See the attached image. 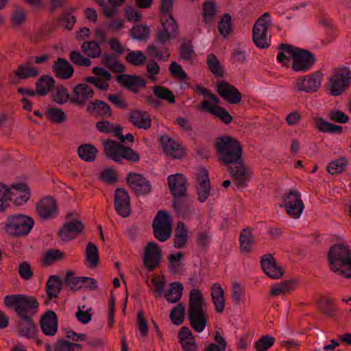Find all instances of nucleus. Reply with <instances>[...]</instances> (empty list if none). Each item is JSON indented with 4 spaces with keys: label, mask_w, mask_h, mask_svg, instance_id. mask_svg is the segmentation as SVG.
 <instances>
[{
    "label": "nucleus",
    "mask_w": 351,
    "mask_h": 351,
    "mask_svg": "<svg viewBox=\"0 0 351 351\" xmlns=\"http://www.w3.org/2000/svg\"><path fill=\"white\" fill-rule=\"evenodd\" d=\"M215 147L219 160L229 165V173L238 186L243 187L247 181V173L241 159L242 147L240 143L231 136H223L216 139Z\"/></svg>",
    "instance_id": "1"
},
{
    "label": "nucleus",
    "mask_w": 351,
    "mask_h": 351,
    "mask_svg": "<svg viewBox=\"0 0 351 351\" xmlns=\"http://www.w3.org/2000/svg\"><path fill=\"white\" fill-rule=\"evenodd\" d=\"M173 2V0H162L160 7L162 29L158 32L154 43L147 47L149 56L164 62L167 61L170 56L165 45L171 38V34L177 29L176 21L170 13Z\"/></svg>",
    "instance_id": "2"
},
{
    "label": "nucleus",
    "mask_w": 351,
    "mask_h": 351,
    "mask_svg": "<svg viewBox=\"0 0 351 351\" xmlns=\"http://www.w3.org/2000/svg\"><path fill=\"white\" fill-rule=\"evenodd\" d=\"M330 269L336 274L351 278V247L341 244L333 245L329 250Z\"/></svg>",
    "instance_id": "3"
},
{
    "label": "nucleus",
    "mask_w": 351,
    "mask_h": 351,
    "mask_svg": "<svg viewBox=\"0 0 351 351\" xmlns=\"http://www.w3.org/2000/svg\"><path fill=\"white\" fill-rule=\"evenodd\" d=\"M14 198V203L17 205H21L27 202L29 198V191L27 184L19 182L8 188L0 183V212H4Z\"/></svg>",
    "instance_id": "4"
},
{
    "label": "nucleus",
    "mask_w": 351,
    "mask_h": 351,
    "mask_svg": "<svg viewBox=\"0 0 351 351\" xmlns=\"http://www.w3.org/2000/svg\"><path fill=\"white\" fill-rule=\"evenodd\" d=\"M188 313L193 328L197 332H202L207 324V321L203 308L202 295L199 290L193 289L190 292Z\"/></svg>",
    "instance_id": "5"
},
{
    "label": "nucleus",
    "mask_w": 351,
    "mask_h": 351,
    "mask_svg": "<svg viewBox=\"0 0 351 351\" xmlns=\"http://www.w3.org/2000/svg\"><path fill=\"white\" fill-rule=\"evenodd\" d=\"M4 304L7 308L14 309L19 317H32L38 308V302L35 298L24 294L8 295L4 298Z\"/></svg>",
    "instance_id": "6"
},
{
    "label": "nucleus",
    "mask_w": 351,
    "mask_h": 351,
    "mask_svg": "<svg viewBox=\"0 0 351 351\" xmlns=\"http://www.w3.org/2000/svg\"><path fill=\"white\" fill-rule=\"evenodd\" d=\"M34 221L32 218L21 214L10 215L4 223V231L12 236L27 234L32 229Z\"/></svg>",
    "instance_id": "7"
},
{
    "label": "nucleus",
    "mask_w": 351,
    "mask_h": 351,
    "mask_svg": "<svg viewBox=\"0 0 351 351\" xmlns=\"http://www.w3.org/2000/svg\"><path fill=\"white\" fill-rule=\"evenodd\" d=\"M104 149L106 156L117 162H121L123 159L131 162H136L139 160V155L132 149L111 139L104 142Z\"/></svg>",
    "instance_id": "8"
},
{
    "label": "nucleus",
    "mask_w": 351,
    "mask_h": 351,
    "mask_svg": "<svg viewBox=\"0 0 351 351\" xmlns=\"http://www.w3.org/2000/svg\"><path fill=\"white\" fill-rule=\"evenodd\" d=\"M351 83V70L343 67L337 70L329 78L327 84L328 93L332 96L341 95L348 89Z\"/></svg>",
    "instance_id": "9"
},
{
    "label": "nucleus",
    "mask_w": 351,
    "mask_h": 351,
    "mask_svg": "<svg viewBox=\"0 0 351 351\" xmlns=\"http://www.w3.org/2000/svg\"><path fill=\"white\" fill-rule=\"evenodd\" d=\"M271 25L270 14L265 12L256 21L252 29V39L256 47L265 49L269 46L267 29Z\"/></svg>",
    "instance_id": "10"
},
{
    "label": "nucleus",
    "mask_w": 351,
    "mask_h": 351,
    "mask_svg": "<svg viewBox=\"0 0 351 351\" xmlns=\"http://www.w3.org/2000/svg\"><path fill=\"white\" fill-rule=\"evenodd\" d=\"M152 226L154 236L158 241L164 242L169 239L172 233L169 213L166 210L159 211L154 219Z\"/></svg>",
    "instance_id": "11"
},
{
    "label": "nucleus",
    "mask_w": 351,
    "mask_h": 351,
    "mask_svg": "<svg viewBox=\"0 0 351 351\" xmlns=\"http://www.w3.org/2000/svg\"><path fill=\"white\" fill-rule=\"evenodd\" d=\"M284 206L287 214L295 219H298L304 208V204L301 199V193L299 191L290 190L283 198Z\"/></svg>",
    "instance_id": "12"
},
{
    "label": "nucleus",
    "mask_w": 351,
    "mask_h": 351,
    "mask_svg": "<svg viewBox=\"0 0 351 351\" xmlns=\"http://www.w3.org/2000/svg\"><path fill=\"white\" fill-rule=\"evenodd\" d=\"M177 215L184 220H189L195 213L193 201L188 195L176 197L173 201Z\"/></svg>",
    "instance_id": "13"
},
{
    "label": "nucleus",
    "mask_w": 351,
    "mask_h": 351,
    "mask_svg": "<svg viewBox=\"0 0 351 351\" xmlns=\"http://www.w3.org/2000/svg\"><path fill=\"white\" fill-rule=\"evenodd\" d=\"M114 208L117 213L123 217H127L130 214V197L127 191L123 188H118L114 193Z\"/></svg>",
    "instance_id": "14"
},
{
    "label": "nucleus",
    "mask_w": 351,
    "mask_h": 351,
    "mask_svg": "<svg viewBox=\"0 0 351 351\" xmlns=\"http://www.w3.org/2000/svg\"><path fill=\"white\" fill-rule=\"evenodd\" d=\"M219 95L228 103L237 104L241 101V94L232 85L226 81H219L217 84Z\"/></svg>",
    "instance_id": "15"
},
{
    "label": "nucleus",
    "mask_w": 351,
    "mask_h": 351,
    "mask_svg": "<svg viewBox=\"0 0 351 351\" xmlns=\"http://www.w3.org/2000/svg\"><path fill=\"white\" fill-rule=\"evenodd\" d=\"M315 62V56L311 52L300 49L293 60L292 68L295 71L306 72L311 69Z\"/></svg>",
    "instance_id": "16"
},
{
    "label": "nucleus",
    "mask_w": 351,
    "mask_h": 351,
    "mask_svg": "<svg viewBox=\"0 0 351 351\" xmlns=\"http://www.w3.org/2000/svg\"><path fill=\"white\" fill-rule=\"evenodd\" d=\"M322 74L319 71L300 77L296 82V87L300 91L307 93L316 91L321 84Z\"/></svg>",
    "instance_id": "17"
},
{
    "label": "nucleus",
    "mask_w": 351,
    "mask_h": 351,
    "mask_svg": "<svg viewBox=\"0 0 351 351\" xmlns=\"http://www.w3.org/2000/svg\"><path fill=\"white\" fill-rule=\"evenodd\" d=\"M93 72L97 77H87L86 78V82L93 84L100 90H107L109 87L108 82L112 79L111 73L104 68L99 66L93 68Z\"/></svg>",
    "instance_id": "18"
},
{
    "label": "nucleus",
    "mask_w": 351,
    "mask_h": 351,
    "mask_svg": "<svg viewBox=\"0 0 351 351\" xmlns=\"http://www.w3.org/2000/svg\"><path fill=\"white\" fill-rule=\"evenodd\" d=\"M36 212L43 219L54 217L58 213L55 200L50 197L43 198L36 204Z\"/></svg>",
    "instance_id": "19"
},
{
    "label": "nucleus",
    "mask_w": 351,
    "mask_h": 351,
    "mask_svg": "<svg viewBox=\"0 0 351 351\" xmlns=\"http://www.w3.org/2000/svg\"><path fill=\"white\" fill-rule=\"evenodd\" d=\"M127 181L131 188L138 195H145L151 191V184L149 181L142 175L130 173Z\"/></svg>",
    "instance_id": "20"
},
{
    "label": "nucleus",
    "mask_w": 351,
    "mask_h": 351,
    "mask_svg": "<svg viewBox=\"0 0 351 351\" xmlns=\"http://www.w3.org/2000/svg\"><path fill=\"white\" fill-rule=\"evenodd\" d=\"M83 228L84 225L82 221L77 219H72L64 224L59 232V235L63 241H69L80 234Z\"/></svg>",
    "instance_id": "21"
},
{
    "label": "nucleus",
    "mask_w": 351,
    "mask_h": 351,
    "mask_svg": "<svg viewBox=\"0 0 351 351\" xmlns=\"http://www.w3.org/2000/svg\"><path fill=\"white\" fill-rule=\"evenodd\" d=\"M168 184L173 198L188 195L186 194V179L182 174L169 176Z\"/></svg>",
    "instance_id": "22"
},
{
    "label": "nucleus",
    "mask_w": 351,
    "mask_h": 351,
    "mask_svg": "<svg viewBox=\"0 0 351 351\" xmlns=\"http://www.w3.org/2000/svg\"><path fill=\"white\" fill-rule=\"evenodd\" d=\"M197 192L200 202H204L210 193V180L207 170L201 169L197 175Z\"/></svg>",
    "instance_id": "23"
},
{
    "label": "nucleus",
    "mask_w": 351,
    "mask_h": 351,
    "mask_svg": "<svg viewBox=\"0 0 351 351\" xmlns=\"http://www.w3.org/2000/svg\"><path fill=\"white\" fill-rule=\"evenodd\" d=\"M161 252L157 244L149 243L145 250L144 263L150 269L155 268L160 261Z\"/></svg>",
    "instance_id": "24"
},
{
    "label": "nucleus",
    "mask_w": 351,
    "mask_h": 351,
    "mask_svg": "<svg viewBox=\"0 0 351 351\" xmlns=\"http://www.w3.org/2000/svg\"><path fill=\"white\" fill-rule=\"evenodd\" d=\"M197 108L204 110L211 114L217 116L226 124L230 123L232 120V116L225 108L219 106L210 105V101L208 100L202 101Z\"/></svg>",
    "instance_id": "25"
},
{
    "label": "nucleus",
    "mask_w": 351,
    "mask_h": 351,
    "mask_svg": "<svg viewBox=\"0 0 351 351\" xmlns=\"http://www.w3.org/2000/svg\"><path fill=\"white\" fill-rule=\"evenodd\" d=\"M117 81L125 88L133 92H137L138 87H144L146 85V80L140 76L129 74H121L117 76Z\"/></svg>",
    "instance_id": "26"
},
{
    "label": "nucleus",
    "mask_w": 351,
    "mask_h": 351,
    "mask_svg": "<svg viewBox=\"0 0 351 351\" xmlns=\"http://www.w3.org/2000/svg\"><path fill=\"white\" fill-rule=\"evenodd\" d=\"M58 317L53 311H48L40 319V328L46 335L53 336L58 330Z\"/></svg>",
    "instance_id": "27"
},
{
    "label": "nucleus",
    "mask_w": 351,
    "mask_h": 351,
    "mask_svg": "<svg viewBox=\"0 0 351 351\" xmlns=\"http://www.w3.org/2000/svg\"><path fill=\"white\" fill-rule=\"evenodd\" d=\"M261 267L265 274L271 278H278L283 274L282 269L276 264L270 254H267L262 258Z\"/></svg>",
    "instance_id": "28"
},
{
    "label": "nucleus",
    "mask_w": 351,
    "mask_h": 351,
    "mask_svg": "<svg viewBox=\"0 0 351 351\" xmlns=\"http://www.w3.org/2000/svg\"><path fill=\"white\" fill-rule=\"evenodd\" d=\"M18 328L19 335L29 339H33L36 337L38 332L36 324L32 317H21L18 321Z\"/></svg>",
    "instance_id": "29"
},
{
    "label": "nucleus",
    "mask_w": 351,
    "mask_h": 351,
    "mask_svg": "<svg viewBox=\"0 0 351 351\" xmlns=\"http://www.w3.org/2000/svg\"><path fill=\"white\" fill-rule=\"evenodd\" d=\"M52 68L56 75L61 79H70L74 73V68L72 64L62 58H58Z\"/></svg>",
    "instance_id": "30"
},
{
    "label": "nucleus",
    "mask_w": 351,
    "mask_h": 351,
    "mask_svg": "<svg viewBox=\"0 0 351 351\" xmlns=\"http://www.w3.org/2000/svg\"><path fill=\"white\" fill-rule=\"evenodd\" d=\"M160 144L164 151L176 158H181L183 156V150L180 145L174 139L168 136L160 137Z\"/></svg>",
    "instance_id": "31"
},
{
    "label": "nucleus",
    "mask_w": 351,
    "mask_h": 351,
    "mask_svg": "<svg viewBox=\"0 0 351 351\" xmlns=\"http://www.w3.org/2000/svg\"><path fill=\"white\" fill-rule=\"evenodd\" d=\"M94 92L93 89L85 84H80L73 89V97L71 102L75 104L82 105L86 100L93 97Z\"/></svg>",
    "instance_id": "32"
},
{
    "label": "nucleus",
    "mask_w": 351,
    "mask_h": 351,
    "mask_svg": "<svg viewBox=\"0 0 351 351\" xmlns=\"http://www.w3.org/2000/svg\"><path fill=\"white\" fill-rule=\"evenodd\" d=\"M16 75L21 79L35 77L39 75V69L34 65V58H28L15 71Z\"/></svg>",
    "instance_id": "33"
},
{
    "label": "nucleus",
    "mask_w": 351,
    "mask_h": 351,
    "mask_svg": "<svg viewBox=\"0 0 351 351\" xmlns=\"http://www.w3.org/2000/svg\"><path fill=\"white\" fill-rule=\"evenodd\" d=\"M130 121L135 126L147 130L152 125V120L149 115L143 111L134 110L130 113Z\"/></svg>",
    "instance_id": "34"
},
{
    "label": "nucleus",
    "mask_w": 351,
    "mask_h": 351,
    "mask_svg": "<svg viewBox=\"0 0 351 351\" xmlns=\"http://www.w3.org/2000/svg\"><path fill=\"white\" fill-rule=\"evenodd\" d=\"M87 111L91 114L99 117L111 116V109L110 106L102 100L91 101L87 107Z\"/></svg>",
    "instance_id": "35"
},
{
    "label": "nucleus",
    "mask_w": 351,
    "mask_h": 351,
    "mask_svg": "<svg viewBox=\"0 0 351 351\" xmlns=\"http://www.w3.org/2000/svg\"><path fill=\"white\" fill-rule=\"evenodd\" d=\"M278 49L280 51L277 56V60L281 63L289 61L290 58H292L293 60L300 50V48L284 43L280 44Z\"/></svg>",
    "instance_id": "36"
},
{
    "label": "nucleus",
    "mask_w": 351,
    "mask_h": 351,
    "mask_svg": "<svg viewBox=\"0 0 351 351\" xmlns=\"http://www.w3.org/2000/svg\"><path fill=\"white\" fill-rule=\"evenodd\" d=\"M315 128L322 132H327L329 134H341L343 128L339 125L332 124L320 117L314 119Z\"/></svg>",
    "instance_id": "37"
},
{
    "label": "nucleus",
    "mask_w": 351,
    "mask_h": 351,
    "mask_svg": "<svg viewBox=\"0 0 351 351\" xmlns=\"http://www.w3.org/2000/svg\"><path fill=\"white\" fill-rule=\"evenodd\" d=\"M98 152L97 149L92 144L81 145L77 149L79 157L88 162H93Z\"/></svg>",
    "instance_id": "38"
},
{
    "label": "nucleus",
    "mask_w": 351,
    "mask_h": 351,
    "mask_svg": "<svg viewBox=\"0 0 351 351\" xmlns=\"http://www.w3.org/2000/svg\"><path fill=\"white\" fill-rule=\"evenodd\" d=\"M62 279L58 276L49 277L46 286L47 293L50 299L57 298L61 291Z\"/></svg>",
    "instance_id": "39"
},
{
    "label": "nucleus",
    "mask_w": 351,
    "mask_h": 351,
    "mask_svg": "<svg viewBox=\"0 0 351 351\" xmlns=\"http://www.w3.org/2000/svg\"><path fill=\"white\" fill-rule=\"evenodd\" d=\"M54 79L50 75L42 76L36 82V90L39 95H46L54 86Z\"/></svg>",
    "instance_id": "40"
},
{
    "label": "nucleus",
    "mask_w": 351,
    "mask_h": 351,
    "mask_svg": "<svg viewBox=\"0 0 351 351\" xmlns=\"http://www.w3.org/2000/svg\"><path fill=\"white\" fill-rule=\"evenodd\" d=\"M211 297L215 304V310L221 313L224 309L223 290L219 284H215L211 289Z\"/></svg>",
    "instance_id": "41"
},
{
    "label": "nucleus",
    "mask_w": 351,
    "mask_h": 351,
    "mask_svg": "<svg viewBox=\"0 0 351 351\" xmlns=\"http://www.w3.org/2000/svg\"><path fill=\"white\" fill-rule=\"evenodd\" d=\"M188 238V230L184 223L179 221L176 228L174 246L176 248H183Z\"/></svg>",
    "instance_id": "42"
},
{
    "label": "nucleus",
    "mask_w": 351,
    "mask_h": 351,
    "mask_svg": "<svg viewBox=\"0 0 351 351\" xmlns=\"http://www.w3.org/2000/svg\"><path fill=\"white\" fill-rule=\"evenodd\" d=\"M183 289V285L181 283L173 282L171 284L169 289L165 293V297L168 302L176 303L182 297Z\"/></svg>",
    "instance_id": "43"
},
{
    "label": "nucleus",
    "mask_w": 351,
    "mask_h": 351,
    "mask_svg": "<svg viewBox=\"0 0 351 351\" xmlns=\"http://www.w3.org/2000/svg\"><path fill=\"white\" fill-rule=\"evenodd\" d=\"M102 63L109 69L114 73H122L124 71V66L120 63L116 57L108 53H104L101 57Z\"/></svg>",
    "instance_id": "44"
},
{
    "label": "nucleus",
    "mask_w": 351,
    "mask_h": 351,
    "mask_svg": "<svg viewBox=\"0 0 351 351\" xmlns=\"http://www.w3.org/2000/svg\"><path fill=\"white\" fill-rule=\"evenodd\" d=\"M82 51L88 57L96 58L101 55V49L95 41H84L82 45Z\"/></svg>",
    "instance_id": "45"
},
{
    "label": "nucleus",
    "mask_w": 351,
    "mask_h": 351,
    "mask_svg": "<svg viewBox=\"0 0 351 351\" xmlns=\"http://www.w3.org/2000/svg\"><path fill=\"white\" fill-rule=\"evenodd\" d=\"M121 126L114 125V123L107 120L98 121L96 123V128L102 133L112 134L115 137L120 134Z\"/></svg>",
    "instance_id": "46"
},
{
    "label": "nucleus",
    "mask_w": 351,
    "mask_h": 351,
    "mask_svg": "<svg viewBox=\"0 0 351 351\" xmlns=\"http://www.w3.org/2000/svg\"><path fill=\"white\" fill-rule=\"evenodd\" d=\"M153 92L155 96L159 99L167 101L170 104H174L176 102L173 93L165 86H155L153 87Z\"/></svg>",
    "instance_id": "47"
},
{
    "label": "nucleus",
    "mask_w": 351,
    "mask_h": 351,
    "mask_svg": "<svg viewBox=\"0 0 351 351\" xmlns=\"http://www.w3.org/2000/svg\"><path fill=\"white\" fill-rule=\"evenodd\" d=\"M216 16V6L213 2L207 1L203 5V21L207 25H210Z\"/></svg>",
    "instance_id": "48"
},
{
    "label": "nucleus",
    "mask_w": 351,
    "mask_h": 351,
    "mask_svg": "<svg viewBox=\"0 0 351 351\" xmlns=\"http://www.w3.org/2000/svg\"><path fill=\"white\" fill-rule=\"evenodd\" d=\"M180 55L181 59L186 62H191L193 60L195 51L191 41H184L180 45Z\"/></svg>",
    "instance_id": "49"
},
{
    "label": "nucleus",
    "mask_w": 351,
    "mask_h": 351,
    "mask_svg": "<svg viewBox=\"0 0 351 351\" xmlns=\"http://www.w3.org/2000/svg\"><path fill=\"white\" fill-rule=\"evenodd\" d=\"M231 21V16L229 14L226 13L223 15V16L221 18V21L219 23V32L220 34L224 38H227L232 32V27Z\"/></svg>",
    "instance_id": "50"
},
{
    "label": "nucleus",
    "mask_w": 351,
    "mask_h": 351,
    "mask_svg": "<svg viewBox=\"0 0 351 351\" xmlns=\"http://www.w3.org/2000/svg\"><path fill=\"white\" fill-rule=\"evenodd\" d=\"M207 64L209 70L216 77H223V71L217 57L211 53L208 56Z\"/></svg>",
    "instance_id": "51"
},
{
    "label": "nucleus",
    "mask_w": 351,
    "mask_h": 351,
    "mask_svg": "<svg viewBox=\"0 0 351 351\" xmlns=\"http://www.w3.org/2000/svg\"><path fill=\"white\" fill-rule=\"evenodd\" d=\"M185 313L184 306L180 303L176 305L170 313V318L176 325H180L184 322Z\"/></svg>",
    "instance_id": "52"
},
{
    "label": "nucleus",
    "mask_w": 351,
    "mask_h": 351,
    "mask_svg": "<svg viewBox=\"0 0 351 351\" xmlns=\"http://www.w3.org/2000/svg\"><path fill=\"white\" fill-rule=\"evenodd\" d=\"M86 258L90 263L91 267H95L97 266L99 256H98V250L97 246L90 242L87 244L86 249Z\"/></svg>",
    "instance_id": "53"
},
{
    "label": "nucleus",
    "mask_w": 351,
    "mask_h": 351,
    "mask_svg": "<svg viewBox=\"0 0 351 351\" xmlns=\"http://www.w3.org/2000/svg\"><path fill=\"white\" fill-rule=\"evenodd\" d=\"M125 59L129 63L138 66L145 63L146 56L141 51H130Z\"/></svg>",
    "instance_id": "54"
},
{
    "label": "nucleus",
    "mask_w": 351,
    "mask_h": 351,
    "mask_svg": "<svg viewBox=\"0 0 351 351\" xmlns=\"http://www.w3.org/2000/svg\"><path fill=\"white\" fill-rule=\"evenodd\" d=\"M239 241L242 250L249 252L251 249V245L254 242L251 232L248 230H243L241 233Z\"/></svg>",
    "instance_id": "55"
},
{
    "label": "nucleus",
    "mask_w": 351,
    "mask_h": 351,
    "mask_svg": "<svg viewBox=\"0 0 351 351\" xmlns=\"http://www.w3.org/2000/svg\"><path fill=\"white\" fill-rule=\"evenodd\" d=\"M319 310L326 315L332 317L335 315V308L332 301L328 298H322L318 302Z\"/></svg>",
    "instance_id": "56"
},
{
    "label": "nucleus",
    "mask_w": 351,
    "mask_h": 351,
    "mask_svg": "<svg viewBox=\"0 0 351 351\" xmlns=\"http://www.w3.org/2000/svg\"><path fill=\"white\" fill-rule=\"evenodd\" d=\"M149 29L147 25H136L131 30L134 38L138 40L146 39L149 35Z\"/></svg>",
    "instance_id": "57"
},
{
    "label": "nucleus",
    "mask_w": 351,
    "mask_h": 351,
    "mask_svg": "<svg viewBox=\"0 0 351 351\" xmlns=\"http://www.w3.org/2000/svg\"><path fill=\"white\" fill-rule=\"evenodd\" d=\"M48 117L55 123H60L64 122L67 117L64 111L58 108H50L47 110Z\"/></svg>",
    "instance_id": "58"
},
{
    "label": "nucleus",
    "mask_w": 351,
    "mask_h": 351,
    "mask_svg": "<svg viewBox=\"0 0 351 351\" xmlns=\"http://www.w3.org/2000/svg\"><path fill=\"white\" fill-rule=\"evenodd\" d=\"M53 97L54 101L60 105L66 103L70 98L67 89L64 86L58 87L53 93Z\"/></svg>",
    "instance_id": "59"
},
{
    "label": "nucleus",
    "mask_w": 351,
    "mask_h": 351,
    "mask_svg": "<svg viewBox=\"0 0 351 351\" xmlns=\"http://www.w3.org/2000/svg\"><path fill=\"white\" fill-rule=\"evenodd\" d=\"M69 57L71 62L76 65L89 66L91 64V60L83 56L78 51H72Z\"/></svg>",
    "instance_id": "60"
},
{
    "label": "nucleus",
    "mask_w": 351,
    "mask_h": 351,
    "mask_svg": "<svg viewBox=\"0 0 351 351\" xmlns=\"http://www.w3.org/2000/svg\"><path fill=\"white\" fill-rule=\"evenodd\" d=\"M275 341V339L272 337L266 335L261 337L255 343L256 351H266L271 347Z\"/></svg>",
    "instance_id": "61"
},
{
    "label": "nucleus",
    "mask_w": 351,
    "mask_h": 351,
    "mask_svg": "<svg viewBox=\"0 0 351 351\" xmlns=\"http://www.w3.org/2000/svg\"><path fill=\"white\" fill-rule=\"evenodd\" d=\"M65 284L72 290H76L82 287L83 277H75L73 276V273L68 272L65 278Z\"/></svg>",
    "instance_id": "62"
},
{
    "label": "nucleus",
    "mask_w": 351,
    "mask_h": 351,
    "mask_svg": "<svg viewBox=\"0 0 351 351\" xmlns=\"http://www.w3.org/2000/svg\"><path fill=\"white\" fill-rule=\"evenodd\" d=\"M63 256L64 254L59 250L51 249L45 253L44 262L46 265H50L55 261L62 259Z\"/></svg>",
    "instance_id": "63"
},
{
    "label": "nucleus",
    "mask_w": 351,
    "mask_h": 351,
    "mask_svg": "<svg viewBox=\"0 0 351 351\" xmlns=\"http://www.w3.org/2000/svg\"><path fill=\"white\" fill-rule=\"evenodd\" d=\"M215 340L218 344L210 343L208 346L206 351H223L226 348V343L225 339L219 332H216Z\"/></svg>",
    "instance_id": "64"
}]
</instances>
